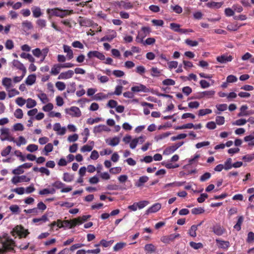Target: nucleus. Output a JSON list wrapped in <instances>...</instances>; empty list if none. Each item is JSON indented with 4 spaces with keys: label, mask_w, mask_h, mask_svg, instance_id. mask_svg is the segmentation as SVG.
<instances>
[{
    "label": "nucleus",
    "mask_w": 254,
    "mask_h": 254,
    "mask_svg": "<svg viewBox=\"0 0 254 254\" xmlns=\"http://www.w3.org/2000/svg\"><path fill=\"white\" fill-rule=\"evenodd\" d=\"M0 243L5 251H12L15 246V242L8 236L7 233H4L2 236H0Z\"/></svg>",
    "instance_id": "1"
},
{
    "label": "nucleus",
    "mask_w": 254,
    "mask_h": 254,
    "mask_svg": "<svg viewBox=\"0 0 254 254\" xmlns=\"http://www.w3.org/2000/svg\"><path fill=\"white\" fill-rule=\"evenodd\" d=\"M47 12L52 15H54L61 18H64L67 15L73 13V10H63L59 8H55L52 9H48Z\"/></svg>",
    "instance_id": "2"
},
{
    "label": "nucleus",
    "mask_w": 254,
    "mask_h": 254,
    "mask_svg": "<svg viewBox=\"0 0 254 254\" xmlns=\"http://www.w3.org/2000/svg\"><path fill=\"white\" fill-rule=\"evenodd\" d=\"M65 112L66 114L69 115L72 117L78 118L81 116V112L79 108L72 106L69 108L65 109Z\"/></svg>",
    "instance_id": "3"
},
{
    "label": "nucleus",
    "mask_w": 254,
    "mask_h": 254,
    "mask_svg": "<svg viewBox=\"0 0 254 254\" xmlns=\"http://www.w3.org/2000/svg\"><path fill=\"white\" fill-rule=\"evenodd\" d=\"M180 237L179 234H172L169 235L163 236L161 238V241L165 244H169L171 242L174 241V240L177 238Z\"/></svg>",
    "instance_id": "4"
},
{
    "label": "nucleus",
    "mask_w": 254,
    "mask_h": 254,
    "mask_svg": "<svg viewBox=\"0 0 254 254\" xmlns=\"http://www.w3.org/2000/svg\"><path fill=\"white\" fill-rule=\"evenodd\" d=\"M87 57L89 59L97 58L102 61L105 59V56L103 54L97 51H89L87 54Z\"/></svg>",
    "instance_id": "5"
},
{
    "label": "nucleus",
    "mask_w": 254,
    "mask_h": 254,
    "mask_svg": "<svg viewBox=\"0 0 254 254\" xmlns=\"http://www.w3.org/2000/svg\"><path fill=\"white\" fill-rule=\"evenodd\" d=\"M13 231L20 237H23L25 238L29 233L28 230H25L22 226L18 225L13 229Z\"/></svg>",
    "instance_id": "6"
},
{
    "label": "nucleus",
    "mask_w": 254,
    "mask_h": 254,
    "mask_svg": "<svg viewBox=\"0 0 254 254\" xmlns=\"http://www.w3.org/2000/svg\"><path fill=\"white\" fill-rule=\"evenodd\" d=\"M30 179L29 178H27L25 175H22L20 176H14L11 179V182L14 184L16 185L17 184L21 182H28L30 181Z\"/></svg>",
    "instance_id": "7"
},
{
    "label": "nucleus",
    "mask_w": 254,
    "mask_h": 254,
    "mask_svg": "<svg viewBox=\"0 0 254 254\" xmlns=\"http://www.w3.org/2000/svg\"><path fill=\"white\" fill-rule=\"evenodd\" d=\"M64 222L67 224L69 226V228H72L76 226L77 225H79L82 223V221H81L80 217H78L76 218L70 220H65Z\"/></svg>",
    "instance_id": "8"
},
{
    "label": "nucleus",
    "mask_w": 254,
    "mask_h": 254,
    "mask_svg": "<svg viewBox=\"0 0 254 254\" xmlns=\"http://www.w3.org/2000/svg\"><path fill=\"white\" fill-rule=\"evenodd\" d=\"M233 59V58L232 56H227V55L223 54L221 56L217 57L216 60L221 64H226L227 62H231Z\"/></svg>",
    "instance_id": "9"
},
{
    "label": "nucleus",
    "mask_w": 254,
    "mask_h": 254,
    "mask_svg": "<svg viewBox=\"0 0 254 254\" xmlns=\"http://www.w3.org/2000/svg\"><path fill=\"white\" fill-rule=\"evenodd\" d=\"M216 242L218 248L223 250H227L230 247V243L229 241H224L219 239H216Z\"/></svg>",
    "instance_id": "10"
},
{
    "label": "nucleus",
    "mask_w": 254,
    "mask_h": 254,
    "mask_svg": "<svg viewBox=\"0 0 254 254\" xmlns=\"http://www.w3.org/2000/svg\"><path fill=\"white\" fill-rule=\"evenodd\" d=\"M74 74V71L72 70H68L67 71L61 72L59 75V79H67L71 78Z\"/></svg>",
    "instance_id": "11"
},
{
    "label": "nucleus",
    "mask_w": 254,
    "mask_h": 254,
    "mask_svg": "<svg viewBox=\"0 0 254 254\" xmlns=\"http://www.w3.org/2000/svg\"><path fill=\"white\" fill-rule=\"evenodd\" d=\"M131 90L133 92H147L149 91L148 89L145 85L141 84H140L137 86L132 87L131 88Z\"/></svg>",
    "instance_id": "12"
},
{
    "label": "nucleus",
    "mask_w": 254,
    "mask_h": 254,
    "mask_svg": "<svg viewBox=\"0 0 254 254\" xmlns=\"http://www.w3.org/2000/svg\"><path fill=\"white\" fill-rule=\"evenodd\" d=\"M161 208V204L159 203L154 204L152 206L150 207L146 211V214H148L151 213H155L159 210Z\"/></svg>",
    "instance_id": "13"
},
{
    "label": "nucleus",
    "mask_w": 254,
    "mask_h": 254,
    "mask_svg": "<svg viewBox=\"0 0 254 254\" xmlns=\"http://www.w3.org/2000/svg\"><path fill=\"white\" fill-rule=\"evenodd\" d=\"M2 84L4 86L6 90L12 86V80L10 78L4 77L2 80Z\"/></svg>",
    "instance_id": "14"
},
{
    "label": "nucleus",
    "mask_w": 254,
    "mask_h": 254,
    "mask_svg": "<svg viewBox=\"0 0 254 254\" xmlns=\"http://www.w3.org/2000/svg\"><path fill=\"white\" fill-rule=\"evenodd\" d=\"M225 230L220 225H216L213 228V232L218 236H221L225 232Z\"/></svg>",
    "instance_id": "15"
},
{
    "label": "nucleus",
    "mask_w": 254,
    "mask_h": 254,
    "mask_svg": "<svg viewBox=\"0 0 254 254\" xmlns=\"http://www.w3.org/2000/svg\"><path fill=\"white\" fill-rule=\"evenodd\" d=\"M31 10L33 13V16L35 18H38L43 14L41 9L39 7L34 6L32 7Z\"/></svg>",
    "instance_id": "16"
},
{
    "label": "nucleus",
    "mask_w": 254,
    "mask_h": 254,
    "mask_svg": "<svg viewBox=\"0 0 254 254\" xmlns=\"http://www.w3.org/2000/svg\"><path fill=\"white\" fill-rule=\"evenodd\" d=\"M245 24H243L239 25L237 22L234 23H231L227 25V29L230 31H235L238 30L240 27L245 25Z\"/></svg>",
    "instance_id": "17"
},
{
    "label": "nucleus",
    "mask_w": 254,
    "mask_h": 254,
    "mask_svg": "<svg viewBox=\"0 0 254 254\" xmlns=\"http://www.w3.org/2000/svg\"><path fill=\"white\" fill-rule=\"evenodd\" d=\"M148 180L149 178L147 176H143L140 177L138 181L135 183V185L137 187H140L142 186L143 184L146 183Z\"/></svg>",
    "instance_id": "18"
},
{
    "label": "nucleus",
    "mask_w": 254,
    "mask_h": 254,
    "mask_svg": "<svg viewBox=\"0 0 254 254\" xmlns=\"http://www.w3.org/2000/svg\"><path fill=\"white\" fill-rule=\"evenodd\" d=\"M62 68L61 64H55L51 68V73L52 75H56L60 73L61 68Z\"/></svg>",
    "instance_id": "19"
},
{
    "label": "nucleus",
    "mask_w": 254,
    "mask_h": 254,
    "mask_svg": "<svg viewBox=\"0 0 254 254\" xmlns=\"http://www.w3.org/2000/svg\"><path fill=\"white\" fill-rule=\"evenodd\" d=\"M64 51L65 53H67V56L68 60H71L73 57V52L70 47L67 45H64Z\"/></svg>",
    "instance_id": "20"
},
{
    "label": "nucleus",
    "mask_w": 254,
    "mask_h": 254,
    "mask_svg": "<svg viewBox=\"0 0 254 254\" xmlns=\"http://www.w3.org/2000/svg\"><path fill=\"white\" fill-rule=\"evenodd\" d=\"M248 107L247 105H243L242 106H241L240 108V112L238 114V116H247L252 114L251 113H250L246 111Z\"/></svg>",
    "instance_id": "21"
},
{
    "label": "nucleus",
    "mask_w": 254,
    "mask_h": 254,
    "mask_svg": "<svg viewBox=\"0 0 254 254\" xmlns=\"http://www.w3.org/2000/svg\"><path fill=\"white\" fill-rule=\"evenodd\" d=\"M119 6L125 9H129L133 7V5L130 2H125L124 1H121L119 2Z\"/></svg>",
    "instance_id": "22"
},
{
    "label": "nucleus",
    "mask_w": 254,
    "mask_h": 254,
    "mask_svg": "<svg viewBox=\"0 0 254 254\" xmlns=\"http://www.w3.org/2000/svg\"><path fill=\"white\" fill-rule=\"evenodd\" d=\"M36 79V77L35 74H30L26 79L25 83L27 85H31L35 82Z\"/></svg>",
    "instance_id": "23"
},
{
    "label": "nucleus",
    "mask_w": 254,
    "mask_h": 254,
    "mask_svg": "<svg viewBox=\"0 0 254 254\" xmlns=\"http://www.w3.org/2000/svg\"><path fill=\"white\" fill-rule=\"evenodd\" d=\"M244 218L243 216H240L238 217L237 223L234 225V228L237 231H239L241 229V225L244 221Z\"/></svg>",
    "instance_id": "24"
},
{
    "label": "nucleus",
    "mask_w": 254,
    "mask_h": 254,
    "mask_svg": "<svg viewBox=\"0 0 254 254\" xmlns=\"http://www.w3.org/2000/svg\"><path fill=\"white\" fill-rule=\"evenodd\" d=\"M13 65L20 70H25V66L23 64L18 60H14L12 62Z\"/></svg>",
    "instance_id": "25"
},
{
    "label": "nucleus",
    "mask_w": 254,
    "mask_h": 254,
    "mask_svg": "<svg viewBox=\"0 0 254 254\" xmlns=\"http://www.w3.org/2000/svg\"><path fill=\"white\" fill-rule=\"evenodd\" d=\"M107 128V127L105 125H100L94 127L93 131L95 133H99L102 131H106Z\"/></svg>",
    "instance_id": "26"
},
{
    "label": "nucleus",
    "mask_w": 254,
    "mask_h": 254,
    "mask_svg": "<svg viewBox=\"0 0 254 254\" xmlns=\"http://www.w3.org/2000/svg\"><path fill=\"white\" fill-rule=\"evenodd\" d=\"M78 22L81 26H87L90 24V21L87 18L79 17Z\"/></svg>",
    "instance_id": "27"
},
{
    "label": "nucleus",
    "mask_w": 254,
    "mask_h": 254,
    "mask_svg": "<svg viewBox=\"0 0 254 254\" xmlns=\"http://www.w3.org/2000/svg\"><path fill=\"white\" fill-rule=\"evenodd\" d=\"M222 3L215 1L209 2L206 3V5L208 7L215 8H219L222 6Z\"/></svg>",
    "instance_id": "28"
},
{
    "label": "nucleus",
    "mask_w": 254,
    "mask_h": 254,
    "mask_svg": "<svg viewBox=\"0 0 254 254\" xmlns=\"http://www.w3.org/2000/svg\"><path fill=\"white\" fill-rule=\"evenodd\" d=\"M20 57L23 59L28 60L31 63H34L35 62V59L30 54L22 53L20 54Z\"/></svg>",
    "instance_id": "29"
},
{
    "label": "nucleus",
    "mask_w": 254,
    "mask_h": 254,
    "mask_svg": "<svg viewBox=\"0 0 254 254\" xmlns=\"http://www.w3.org/2000/svg\"><path fill=\"white\" fill-rule=\"evenodd\" d=\"M36 23L38 27L43 29L46 27L47 21L44 19H38L36 20Z\"/></svg>",
    "instance_id": "30"
},
{
    "label": "nucleus",
    "mask_w": 254,
    "mask_h": 254,
    "mask_svg": "<svg viewBox=\"0 0 254 254\" xmlns=\"http://www.w3.org/2000/svg\"><path fill=\"white\" fill-rule=\"evenodd\" d=\"M0 135L3 137H8L10 135L9 129L8 128H0Z\"/></svg>",
    "instance_id": "31"
},
{
    "label": "nucleus",
    "mask_w": 254,
    "mask_h": 254,
    "mask_svg": "<svg viewBox=\"0 0 254 254\" xmlns=\"http://www.w3.org/2000/svg\"><path fill=\"white\" fill-rule=\"evenodd\" d=\"M144 250L148 253H153L156 251L155 247L152 244H146L144 247Z\"/></svg>",
    "instance_id": "32"
},
{
    "label": "nucleus",
    "mask_w": 254,
    "mask_h": 254,
    "mask_svg": "<svg viewBox=\"0 0 254 254\" xmlns=\"http://www.w3.org/2000/svg\"><path fill=\"white\" fill-rule=\"evenodd\" d=\"M176 146L174 145H172L167 147L164 151V154L165 155H169L176 150Z\"/></svg>",
    "instance_id": "33"
},
{
    "label": "nucleus",
    "mask_w": 254,
    "mask_h": 254,
    "mask_svg": "<svg viewBox=\"0 0 254 254\" xmlns=\"http://www.w3.org/2000/svg\"><path fill=\"white\" fill-rule=\"evenodd\" d=\"M171 133L170 132H166L162 134L156 135L155 136V140L157 141L162 140L166 137L169 136Z\"/></svg>",
    "instance_id": "34"
},
{
    "label": "nucleus",
    "mask_w": 254,
    "mask_h": 254,
    "mask_svg": "<svg viewBox=\"0 0 254 254\" xmlns=\"http://www.w3.org/2000/svg\"><path fill=\"white\" fill-rule=\"evenodd\" d=\"M26 102V107L29 109L33 108L36 106L37 104L36 101L31 98H28Z\"/></svg>",
    "instance_id": "35"
},
{
    "label": "nucleus",
    "mask_w": 254,
    "mask_h": 254,
    "mask_svg": "<svg viewBox=\"0 0 254 254\" xmlns=\"http://www.w3.org/2000/svg\"><path fill=\"white\" fill-rule=\"evenodd\" d=\"M197 230V226L195 225H192L189 231V235L192 237H195L196 236V231Z\"/></svg>",
    "instance_id": "36"
},
{
    "label": "nucleus",
    "mask_w": 254,
    "mask_h": 254,
    "mask_svg": "<svg viewBox=\"0 0 254 254\" xmlns=\"http://www.w3.org/2000/svg\"><path fill=\"white\" fill-rule=\"evenodd\" d=\"M180 25L176 23H171L170 25V28L176 32L180 33Z\"/></svg>",
    "instance_id": "37"
},
{
    "label": "nucleus",
    "mask_w": 254,
    "mask_h": 254,
    "mask_svg": "<svg viewBox=\"0 0 254 254\" xmlns=\"http://www.w3.org/2000/svg\"><path fill=\"white\" fill-rule=\"evenodd\" d=\"M204 209L202 207H196L191 209V213L194 215L200 214L204 213Z\"/></svg>",
    "instance_id": "38"
},
{
    "label": "nucleus",
    "mask_w": 254,
    "mask_h": 254,
    "mask_svg": "<svg viewBox=\"0 0 254 254\" xmlns=\"http://www.w3.org/2000/svg\"><path fill=\"white\" fill-rule=\"evenodd\" d=\"M6 91L8 92L9 98H11L15 95L19 94V92L15 88L12 89H8V90H6Z\"/></svg>",
    "instance_id": "39"
},
{
    "label": "nucleus",
    "mask_w": 254,
    "mask_h": 254,
    "mask_svg": "<svg viewBox=\"0 0 254 254\" xmlns=\"http://www.w3.org/2000/svg\"><path fill=\"white\" fill-rule=\"evenodd\" d=\"M232 161V160L230 158H228L227 159V160L225 162L224 165L225 170H228L229 169H231L233 167Z\"/></svg>",
    "instance_id": "40"
},
{
    "label": "nucleus",
    "mask_w": 254,
    "mask_h": 254,
    "mask_svg": "<svg viewBox=\"0 0 254 254\" xmlns=\"http://www.w3.org/2000/svg\"><path fill=\"white\" fill-rule=\"evenodd\" d=\"M108 144L112 146H115L117 145L120 142V139L119 137H115L112 138L110 142H107Z\"/></svg>",
    "instance_id": "41"
},
{
    "label": "nucleus",
    "mask_w": 254,
    "mask_h": 254,
    "mask_svg": "<svg viewBox=\"0 0 254 254\" xmlns=\"http://www.w3.org/2000/svg\"><path fill=\"white\" fill-rule=\"evenodd\" d=\"M73 179V176L68 173L64 174L63 180L66 182H70Z\"/></svg>",
    "instance_id": "42"
},
{
    "label": "nucleus",
    "mask_w": 254,
    "mask_h": 254,
    "mask_svg": "<svg viewBox=\"0 0 254 254\" xmlns=\"http://www.w3.org/2000/svg\"><path fill=\"white\" fill-rule=\"evenodd\" d=\"M127 244L124 242H120L116 244L114 247V251H118L126 246Z\"/></svg>",
    "instance_id": "43"
},
{
    "label": "nucleus",
    "mask_w": 254,
    "mask_h": 254,
    "mask_svg": "<svg viewBox=\"0 0 254 254\" xmlns=\"http://www.w3.org/2000/svg\"><path fill=\"white\" fill-rule=\"evenodd\" d=\"M190 245L191 247L193 248L195 250H197L200 248H203V245L201 243H195L194 242H190Z\"/></svg>",
    "instance_id": "44"
},
{
    "label": "nucleus",
    "mask_w": 254,
    "mask_h": 254,
    "mask_svg": "<svg viewBox=\"0 0 254 254\" xmlns=\"http://www.w3.org/2000/svg\"><path fill=\"white\" fill-rule=\"evenodd\" d=\"M12 147L11 146L8 145L7 146L5 149H3L1 152V155L2 156L5 157L7 155H8L11 150Z\"/></svg>",
    "instance_id": "45"
},
{
    "label": "nucleus",
    "mask_w": 254,
    "mask_h": 254,
    "mask_svg": "<svg viewBox=\"0 0 254 254\" xmlns=\"http://www.w3.org/2000/svg\"><path fill=\"white\" fill-rule=\"evenodd\" d=\"M185 43L191 47H195L198 45V42L197 41H192L190 39H187L185 40Z\"/></svg>",
    "instance_id": "46"
},
{
    "label": "nucleus",
    "mask_w": 254,
    "mask_h": 254,
    "mask_svg": "<svg viewBox=\"0 0 254 254\" xmlns=\"http://www.w3.org/2000/svg\"><path fill=\"white\" fill-rule=\"evenodd\" d=\"M116 36V33L115 32L114 34L111 35H107L101 39V41H108L111 42Z\"/></svg>",
    "instance_id": "47"
},
{
    "label": "nucleus",
    "mask_w": 254,
    "mask_h": 254,
    "mask_svg": "<svg viewBox=\"0 0 254 254\" xmlns=\"http://www.w3.org/2000/svg\"><path fill=\"white\" fill-rule=\"evenodd\" d=\"M53 149V145L52 143H49L46 144L44 147V150L46 152L45 155H48V153L52 151Z\"/></svg>",
    "instance_id": "48"
},
{
    "label": "nucleus",
    "mask_w": 254,
    "mask_h": 254,
    "mask_svg": "<svg viewBox=\"0 0 254 254\" xmlns=\"http://www.w3.org/2000/svg\"><path fill=\"white\" fill-rule=\"evenodd\" d=\"M145 37V35L142 34L141 32H138V34L136 37L135 41L137 43H142V44H143V42H144V41H143V39Z\"/></svg>",
    "instance_id": "49"
},
{
    "label": "nucleus",
    "mask_w": 254,
    "mask_h": 254,
    "mask_svg": "<svg viewBox=\"0 0 254 254\" xmlns=\"http://www.w3.org/2000/svg\"><path fill=\"white\" fill-rule=\"evenodd\" d=\"M212 113V110L209 109H201L198 111V116H203L207 114H211Z\"/></svg>",
    "instance_id": "50"
},
{
    "label": "nucleus",
    "mask_w": 254,
    "mask_h": 254,
    "mask_svg": "<svg viewBox=\"0 0 254 254\" xmlns=\"http://www.w3.org/2000/svg\"><path fill=\"white\" fill-rule=\"evenodd\" d=\"M123 87L122 85H118L115 88L114 92L110 93V95H120L122 94Z\"/></svg>",
    "instance_id": "51"
},
{
    "label": "nucleus",
    "mask_w": 254,
    "mask_h": 254,
    "mask_svg": "<svg viewBox=\"0 0 254 254\" xmlns=\"http://www.w3.org/2000/svg\"><path fill=\"white\" fill-rule=\"evenodd\" d=\"M38 148V145L34 144H31L28 145L27 146L26 149L30 152H33L37 150Z\"/></svg>",
    "instance_id": "52"
},
{
    "label": "nucleus",
    "mask_w": 254,
    "mask_h": 254,
    "mask_svg": "<svg viewBox=\"0 0 254 254\" xmlns=\"http://www.w3.org/2000/svg\"><path fill=\"white\" fill-rule=\"evenodd\" d=\"M215 92L214 90H208L202 92V94L204 97L208 98H211L215 94Z\"/></svg>",
    "instance_id": "53"
},
{
    "label": "nucleus",
    "mask_w": 254,
    "mask_h": 254,
    "mask_svg": "<svg viewBox=\"0 0 254 254\" xmlns=\"http://www.w3.org/2000/svg\"><path fill=\"white\" fill-rule=\"evenodd\" d=\"M114 242L113 240L107 241L104 239H102L100 241V244L104 247L107 248L110 246Z\"/></svg>",
    "instance_id": "54"
},
{
    "label": "nucleus",
    "mask_w": 254,
    "mask_h": 254,
    "mask_svg": "<svg viewBox=\"0 0 254 254\" xmlns=\"http://www.w3.org/2000/svg\"><path fill=\"white\" fill-rule=\"evenodd\" d=\"M24 172V170L22 169L21 165L19 166L16 169L12 170V173L14 175H20L23 174Z\"/></svg>",
    "instance_id": "55"
},
{
    "label": "nucleus",
    "mask_w": 254,
    "mask_h": 254,
    "mask_svg": "<svg viewBox=\"0 0 254 254\" xmlns=\"http://www.w3.org/2000/svg\"><path fill=\"white\" fill-rule=\"evenodd\" d=\"M56 86L59 90L63 91L65 88V84L62 81H58L56 83Z\"/></svg>",
    "instance_id": "56"
},
{
    "label": "nucleus",
    "mask_w": 254,
    "mask_h": 254,
    "mask_svg": "<svg viewBox=\"0 0 254 254\" xmlns=\"http://www.w3.org/2000/svg\"><path fill=\"white\" fill-rule=\"evenodd\" d=\"M156 40L154 38H148L143 42V45H151L155 43Z\"/></svg>",
    "instance_id": "57"
},
{
    "label": "nucleus",
    "mask_w": 254,
    "mask_h": 254,
    "mask_svg": "<svg viewBox=\"0 0 254 254\" xmlns=\"http://www.w3.org/2000/svg\"><path fill=\"white\" fill-rule=\"evenodd\" d=\"M243 159L246 162H251L254 160V153L251 154H247L243 157Z\"/></svg>",
    "instance_id": "58"
},
{
    "label": "nucleus",
    "mask_w": 254,
    "mask_h": 254,
    "mask_svg": "<svg viewBox=\"0 0 254 254\" xmlns=\"http://www.w3.org/2000/svg\"><path fill=\"white\" fill-rule=\"evenodd\" d=\"M227 107L228 106L226 104H218L216 105V108L220 112L226 111L227 109Z\"/></svg>",
    "instance_id": "59"
},
{
    "label": "nucleus",
    "mask_w": 254,
    "mask_h": 254,
    "mask_svg": "<svg viewBox=\"0 0 254 254\" xmlns=\"http://www.w3.org/2000/svg\"><path fill=\"white\" fill-rule=\"evenodd\" d=\"M162 83L164 85H174L175 84V81L172 79L168 78L162 81Z\"/></svg>",
    "instance_id": "60"
},
{
    "label": "nucleus",
    "mask_w": 254,
    "mask_h": 254,
    "mask_svg": "<svg viewBox=\"0 0 254 254\" xmlns=\"http://www.w3.org/2000/svg\"><path fill=\"white\" fill-rule=\"evenodd\" d=\"M23 111L21 109H17L14 112V116L17 119H21L23 117Z\"/></svg>",
    "instance_id": "61"
},
{
    "label": "nucleus",
    "mask_w": 254,
    "mask_h": 254,
    "mask_svg": "<svg viewBox=\"0 0 254 254\" xmlns=\"http://www.w3.org/2000/svg\"><path fill=\"white\" fill-rule=\"evenodd\" d=\"M151 70L152 76H159L160 75V71L157 67H153L151 68Z\"/></svg>",
    "instance_id": "62"
},
{
    "label": "nucleus",
    "mask_w": 254,
    "mask_h": 254,
    "mask_svg": "<svg viewBox=\"0 0 254 254\" xmlns=\"http://www.w3.org/2000/svg\"><path fill=\"white\" fill-rule=\"evenodd\" d=\"M65 186V184L60 181H56L52 184V186L58 189H62Z\"/></svg>",
    "instance_id": "63"
},
{
    "label": "nucleus",
    "mask_w": 254,
    "mask_h": 254,
    "mask_svg": "<svg viewBox=\"0 0 254 254\" xmlns=\"http://www.w3.org/2000/svg\"><path fill=\"white\" fill-rule=\"evenodd\" d=\"M211 174L208 172L205 173L200 178V181L201 182H205L207 180L209 179L211 177Z\"/></svg>",
    "instance_id": "64"
}]
</instances>
